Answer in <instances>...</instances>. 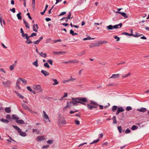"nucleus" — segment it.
Returning a JSON list of instances; mask_svg holds the SVG:
<instances>
[{"label":"nucleus","instance_id":"55","mask_svg":"<svg viewBox=\"0 0 149 149\" xmlns=\"http://www.w3.org/2000/svg\"><path fill=\"white\" fill-rule=\"evenodd\" d=\"M20 31H21V33H22V36H24V32L23 30V29L22 28H21L20 29Z\"/></svg>","mask_w":149,"mask_h":149},{"label":"nucleus","instance_id":"31","mask_svg":"<svg viewBox=\"0 0 149 149\" xmlns=\"http://www.w3.org/2000/svg\"><path fill=\"white\" fill-rule=\"evenodd\" d=\"M120 14L122 15L125 18H127L128 17V16L126 15V14L124 12H121Z\"/></svg>","mask_w":149,"mask_h":149},{"label":"nucleus","instance_id":"49","mask_svg":"<svg viewBox=\"0 0 149 149\" xmlns=\"http://www.w3.org/2000/svg\"><path fill=\"white\" fill-rule=\"evenodd\" d=\"M22 37L24 38H26L30 37V36H28V34L27 33H25V34L24 33V36H22Z\"/></svg>","mask_w":149,"mask_h":149},{"label":"nucleus","instance_id":"18","mask_svg":"<svg viewBox=\"0 0 149 149\" xmlns=\"http://www.w3.org/2000/svg\"><path fill=\"white\" fill-rule=\"evenodd\" d=\"M20 82L19 81V80L18 79L17 80L16 84V88L19 89H20V87L19 86V84Z\"/></svg>","mask_w":149,"mask_h":149},{"label":"nucleus","instance_id":"32","mask_svg":"<svg viewBox=\"0 0 149 149\" xmlns=\"http://www.w3.org/2000/svg\"><path fill=\"white\" fill-rule=\"evenodd\" d=\"M29 38H26L27 40L26 42V43H27L28 44H30L33 42H32L29 40Z\"/></svg>","mask_w":149,"mask_h":149},{"label":"nucleus","instance_id":"1","mask_svg":"<svg viewBox=\"0 0 149 149\" xmlns=\"http://www.w3.org/2000/svg\"><path fill=\"white\" fill-rule=\"evenodd\" d=\"M87 99L85 97H79L72 99L71 102L74 106H76L79 103L85 105L86 104L84 102H87Z\"/></svg>","mask_w":149,"mask_h":149},{"label":"nucleus","instance_id":"40","mask_svg":"<svg viewBox=\"0 0 149 149\" xmlns=\"http://www.w3.org/2000/svg\"><path fill=\"white\" fill-rule=\"evenodd\" d=\"M12 117L13 119L15 120H17V119H19L18 116L16 115H13Z\"/></svg>","mask_w":149,"mask_h":149},{"label":"nucleus","instance_id":"34","mask_svg":"<svg viewBox=\"0 0 149 149\" xmlns=\"http://www.w3.org/2000/svg\"><path fill=\"white\" fill-rule=\"evenodd\" d=\"M21 14V13L20 12H19L17 15L18 19H22V17L20 15Z\"/></svg>","mask_w":149,"mask_h":149},{"label":"nucleus","instance_id":"12","mask_svg":"<svg viewBox=\"0 0 149 149\" xmlns=\"http://www.w3.org/2000/svg\"><path fill=\"white\" fill-rule=\"evenodd\" d=\"M122 24L121 23L119 24H116L113 26L114 29H118L120 28L122 26Z\"/></svg>","mask_w":149,"mask_h":149},{"label":"nucleus","instance_id":"28","mask_svg":"<svg viewBox=\"0 0 149 149\" xmlns=\"http://www.w3.org/2000/svg\"><path fill=\"white\" fill-rule=\"evenodd\" d=\"M0 121L3 123H8L9 122L8 120H7L5 119L4 118H2L0 119Z\"/></svg>","mask_w":149,"mask_h":149},{"label":"nucleus","instance_id":"56","mask_svg":"<svg viewBox=\"0 0 149 149\" xmlns=\"http://www.w3.org/2000/svg\"><path fill=\"white\" fill-rule=\"evenodd\" d=\"M53 141L52 140H49L47 141V143L51 144L52 143Z\"/></svg>","mask_w":149,"mask_h":149},{"label":"nucleus","instance_id":"2","mask_svg":"<svg viewBox=\"0 0 149 149\" xmlns=\"http://www.w3.org/2000/svg\"><path fill=\"white\" fill-rule=\"evenodd\" d=\"M87 102V107L88 109L92 110L93 108H96L98 106L97 103L93 101H89L86 102Z\"/></svg>","mask_w":149,"mask_h":149},{"label":"nucleus","instance_id":"13","mask_svg":"<svg viewBox=\"0 0 149 149\" xmlns=\"http://www.w3.org/2000/svg\"><path fill=\"white\" fill-rule=\"evenodd\" d=\"M107 43V42L106 41H98L97 42V45L98 46H100L101 45H102L104 43Z\"/></svg>","mask_w":149,"mask_h":149},{"label":"nucleus","instance_id":"48","mask_svg":"<svg viewBox=\"0 0 149 149\" xmlns=\"http://www.w3.org/2000/svg\"><path fill=\"white\" fill-rule=\"evenodd\" d=\"M71 61V63H77L79 62V61L78 60H72Z\"/></svg>","mask_w":149,"mask_h":149},{"label":"nucleus","instance_id":"9","mask_svg":"<svg viewBox=\"0 0 149 149\" xmlns=\"http://www.w3.org/2000/svg\"><path fill=\"white\" fill-rule=\"evenodd\" d=\"M39 28L37 24H33V30L36 32H37L38 29Z\"/></svg>","mask_w":149,"mask_h":149},{"label":"nucleus","instance_id":"61","mask_svg":"<svg viewBox=\"0 0 149 149\" xmlns=\"http://www.w3.org/2000/svg\"><path fill=\"white\" fill-rule=\"evenodd\" d=\"M130 130L129 129H127L125 131V132L127 134L128 133H129L130 132Z\"/></svg>","mask_w":149,"mask_h":149},{"label":"nucleus","instance_id":"47","mask_svg":"<svg viewBox=\"0 0 149 149\" xmlns=\"http://www.w3.org/2000/svg\"><path fill=\"white\" fill-rule=\"evenodd\" d=\"M123 35H125L129 36H132L133 35V34H132L129 33H125V32L123 33Z\"/></svg>","mask_w":149,"mask_h":149},{"label":"nucleus","instance_id":"17","mask_svg":"<svg viewBox=\"0 0 149 149\" xmlns=\"http://www.w3.org/2000/svg\"><path fill=\"white\" fill-rule=\"evenodd\" d=\"M113 26L111 25H110L106 26V29L107 30H111L114 29Z\"/></svg>","mask_w":149,"mask_h":149},{"label":"nucleus","instance_id":"59","mask_svg":"<svg viewBox=\"0 0 149 149\" xmlns=\"http://www.w3.org/2000/svg\"><path fill=\"white\" fill-rule=\"evenodd\" d=\"M40 42V41L38 40H36V41H33V43L34 44H38Z\"/></svg>","mask_w":149,"mask_h":149},{"label":"nucleus","instance_id":"45","mask_svg":"<svg viewBox=\"0 0 149 149\" xmlns=\"http://www.w3.org/2000/svg\"><path fill=\"white\" fill-rule=\"evenodd\" d=\"M114 37L115 39H116V41H118L120 40V38L118 37L117 36H114Z\"/></svg>","mask_w":149,"mask_h":149},{"label":"nucleus","instance_id":"54","mask_svg":"<svg viewBox=\"0 0 149 149\" xmlns=\"http://www.w3.org/2000/svg\"><path fill=\"white\" fill-rule=\"evenodd\" d=\"M118 130L119 131V132L120 133H121V132H122V128H121V126H118Z\"/></svg>","mask_w":149,"mask_h":149},{"label":"nucleus","instance_id":"39","mask_svg":"<svg viewBox=\"0 0 149 149\" xmlns=\"http://www.w3.org/2000/svg\"><path fill=\"white\" fill-rule=\"evenodd\" d=\"M15 66V64H13L12 65H10V70H13L14 67Z\"/></svg>","mask_w":149,"mask_h":149},{"label":"nucleus","instance_id":"24","mask_svg":"<svg viewBox=\"0 0 149 149\" xmlns=\"http://www.w3.org/2000/svg\"><path fill=\"white\" fill-rule=\"evenodd\" d=\"M52 80L54 82V84H52L53 85L58 84V82L57 81V80L56 79H52Z\"/></svg>","mask_w":149,"mask_h":149},{"label":"nucleus","instance_id":"7","mask_svg":"<svg viewBox=\"0 0 149 149\" xmlns=\"http://www.w3.org/2000/svg\"><path fill=\"white\" fill-rule=\"evenodd\" d=\"M46 139V138L44 136H38L36 138V140L38 141L45 140Z\"/></svg>","mask_w":149,"mask_h":149},{"label":"nucleus","instance_id":"16","mask_svg":"<svg viewBox=\"0 0 149 149\" xmlns=\"http://www.w3.org/2000/svg\"><path fill=\"white\" fill-rule=\"evenodd\" d=\"M11 82L10 81H7L6 82V84L5 85V87H9L11 84Z\"/></svg>","mask_w":149,"mask_h":149},{"label":"nucleus","instance_id":"57","mask_svg":"<svg viewBox=\"0 0 149 149\" xmlns=\"http://www.w3.org/2000/svg\"><path fill=\"white\" fill-rule=\"evenodd\" d=\"M52 41V39L51 38L47 39L46 40V41L47 42H50L51 41Z\"/></svg>","mask_w":149,"mask_h":149},{"label":"nucleus","instance_id":"46","mask_svg":"<svg viewBox=\"0 0 149 149\" xmlns=\"http://www.w3.org/2000/svg\"><path fill=\"white\" fill-rule=\"evenodd\" d=\"M47 61L51 65H53V61L51 59L48 60Z\"/></svg>","mask_w":149,"mask_h":149},{"label":"nucleus","instance_id":"42","mask_svg":"<svg viewBox=\"0 0 149 149\" xmlns=\"http://www.w3.org/2000/svg\"><path fill=\"white\" fill-rule=\"evenodd\" d=\"M99 139H98L96 140H94L93 142L91 143H90V144L91 145L93 144V143H96L98 142L99 141Z\"/></svg>","mask_w":149,"mask_h":149},{"label":"nucleus","instance_id":"41","mask_svg":"<svg viewBox=\"0 0 149 149\" xmlns=\"http://www.w3.org/2000/svg\"><path fill=\"white\" fill-rule=\"evenodd\" d=\"M71 13L70 12H69V14L68 16L67 17H65L66 19H70V18H73V17H70V16H71Z\"/></svg>","mask_w":149,"mask_h":149},{"label":"nucleus","instance_id":"58","mask_svg":"<svg viewBox=\"0 0 149 149\" xmlns=\"http://www.w3.org/2000/svg\"><path fill=\"white\" fill-rule=\"evenodd\" d=\"M91 39V38L90 37L88 36L86 38H84L83 39V40H90V39Z\"/></svg>","mask_w":149,"mask_h":149},{"label":"nucleus","instance_id":"50","mask_svg":"<svg viewBox=\"0 0 149 149\" xmlns=\"http://www.w3.org/2000/svg\"><path fill=\"white\" fill-rule=\"evenodd\" d=\"M49 147V145H47L45 146H42V149H47Z\"/></svg>","mask_w":149,"mask_h":149},{"label":"nucleus","instance_id":"53","mask_svg":"<svg viewBox=\"0 0 149 149\" xmlns=\"http://www.w3.org/2000/svg\"><path fill=\"white\" fill-rule=\"evenodd\" d=\"M35 0H32V6L33 8H35Z\"/></svg>","mask_w":149,"mask_h":149},{"label":"nucleus","instance_id":"43","mask_svg":"<svg viewBox=\"0 0 149 149\" xmlns=\"http://www.w3.org/2000/svg\"><path fill=\"white\" fill-rule=\"evenodd\" d=\"M44 65L45 67H46L48 68H50L49 65L47 63H45Z\"/></svg>","mask_w":149,"mask_h":149},{"label":"nucleus","instance_id":"3","mask_svg":"<svg viewBox=\"0 0 149 149\" xmlns=\"http://www.w3.org/2000/svg\"><path fill=\"white\" fill-rule=\"evenodd\" d=\"M12 126L17 131L20 135L22 136H26L27 134L26 132H22L21 130L17 126L13 125Z\"/></svg>","mask_w":149,"mask_h":149},{"label":"nucleus","instance_id":"10","mask_svg":"<svg viewBox=\"0 0 149 149\" xmlns=\"http://www.w3.org/2000/svg\"><path fill=\"white\" fill-rule=\"evenodd\" d=\"M43 115L44 116V119L46 120L47 121H48L49 122H50V121H49V117L48 116L47 114L45 111H43Z\"/></svg>","mask_w":149,"mask_h":149},{"label":"nucleus","instance_id":"6","mask_svg":"<svg viewBox=\"0 0 149 149\" xmlns=\"http://www.w3.org/2000/svg\"><path fill=\"white\" fill-rule=\"evenodd\" d=\"M67 106L64 107L63 109V111H65V109L68 108H71L72 106V104L71 102V101L67 102Z\"/></svg>","mask_w":149,"mask_h":149},{"label":"nucleus","instance_id":"22","mask_svg":"<svg viewBox=\"0 0 149 149\" xmlns=\"http://www.w3.org/2000/svg\"><path fill=\"white\" fill-rule=\"evenodd\" d=\"M131 75L130 72H129L127 74L123 75L122 76V77L123 78H125L128 77L130 76Z\"/></svg>","mask_w":149,"mask_h":149},{"label":"nucleus","instance_id":"15","mask_svg":"<svg viewBox=\"0 0 149 149\" xmlns=\"http://www.w3.org/2000/svg\"><path fill=\"white\" fill-rule=\"evenodd\" d=\"M22 107L24 109L27 110L29 111L30 110V109L26 104H22Z\"/></svg>","mask_w":149,"mask_h":149},{"label":"nucleus","instance_id":"29","mask_svg":"<svg viewBox=\"0 0 149 149\" xmlns=\"http://www.w3.org/2000/svg\"><path fill=\"white\" fill-rule=\"evenodd\" d=\"M15 92L16 94L18 96L19 98H21L22 99H23L24 98V97L22 96L21 94L17 93V92L15 91Z\"/></svg>","mask_w":149,"mask_h":149},{"label":"nucleus","instance_id":"27","mask_svg":"<svg viewBox=\"0 0 149 149\" xmlns=\"http://www.w3.org/2000/svg\"><path fill=\"white\" fill-rule=\"evenodd\" d=\"M117 111L119 112H121L123 111L124 110L121 107H118Z\"/></svg>","mask_w":149,"mask_h":149},{"label":"nucleus","instance_id":"33","mask_svg":"<svg viewBox=\"0 0 149 149\" xmlns=\"http://www.w3.org/2000/svg\"><path fill=\"white\" fill-rule=\"evenodd\" d=\"M33 64L36 67H38V60H36L35 62L33 63Z\"/></svg>","mask_w":149,"mask_h":149},{"label":"nucleus","instance_id":"62","mask_svg":"<svg viewBox=\"0 0 149 149\" xmlns=\"http://www.w3.org/2000/svg\"><path fill=\"white\" fill-rule=\"evenodd\" d=\"M75 123L77 125H79L80 124L79 121L77 120H75L74 121Z\"/></svg>","mask_w":149,"mask_h":149},{"label":"nucleus","instance_id":"64","mask_svg":"<svg viewBox=\"0 0 149 149\" xmlns=\"http://www.w3.org/2000/svg\"><path fill=\"white\" fill-rule=\"evenodd\" d=\"M53 41L54 43H56L58 42H61V40H60V39L57 40H54Z\"/></svg>","mask_w":149,"mask_h":149},{"label":"nucleus","instance_id":"60","mask_svg":"<svg viewBox=\"0 0 149 149\" xmlns=\"http://www.w3.org/2000/svg\"><path fill=\"white\" fill-rule=\"evenodd\" d=\"M7 141L10 142H11V141H15L14 140L10 137L9 139H7Z\"/></svg>","mask_w":149,"mask_h":149},{"label":"nucleus","instance_id":"25","mask_svg":"<svg viewBox=\"0 0 149 149\" xmlns=\"http://www.w3.org/2000/svg\"><path fill=\"white\" fill-rule=\"evenodd\" d=\"M39 54L42 57L46 58L47 57V54L42 52L39 53Z\"/></svg>","mask_w":149,"mask_h":149},{"label":"nucleus","instance_id":"23","mask_svg":"<svg viewBox=\"0 0 149 149\" xmlns=\"http://www.w3.org/2000/svg\"><path fill=\"white\" fill-rule=\"evenodd\" d=\"M5 110L6 113H10L11 112L10 108L9 107L5 108Z\"/></svg>","mask_w":149,"mask_h":149},{"label":"nucleus","instance_id":"51","mask_svg":"<svg viewBox=\"0 0 149 149\" xmlns=\"http://www.w3.org/2000/svg\"><path fill=\"white\" fill-rule=\"evenodd\" d=\"M37 33H31L30 36V37H32L34 36H35L36 35Z\"/></svg>","mask_w":149,"mask_h":149},{"label":"nucleus","instance_id":"30","mask_svg":"<svg viewBox=\"0 0 149 149\" xmlns=\"http://www.w3.org/2000/svg\"><path fill=\"white\" fill-rule=\"evenodd\" d=\"M117 108L118 107L117 106H114L112 107V110L113 112H115L117 109Z\"/></svg>","mask_w":149,"mask_h":149},{"label":"nucleus","instance_id":"11","mask_svg":"<svg viewBox=\"0 0 149 149\" xmlns=\"http://www.w3.org/2000/svg\"><path fill=\"white\" fill-rule=\"evenodd\" d=\"M120 76V74H113L112 76L111 77L109 78L116 79L119 78Z\"/></svg>","mask_w":149,"mask_h":149},{"label":"nucleus","instance_id":"37","mask_svg":"<svg viewBox=\"0 0 149 149\" xmlns=\"http://www.w3.org/2000/svg\"><path fill=\"white\" fill-rule=\"evenodd\" d=\"M18 80H19V81H21L23 83H24L25 84H27V81L25 79H23L21 78H19L18 79Z\"/></svg>","mask_w":149,"mask_h":149},{"label":"nucleus","instance_id":"44","mask_svg":"<svg viewBox=\"0 0 149 149\" xmlns=\"http://www.w3.org/2000/svg\"><path fill=\"white\" fill-rule=\"evenodd\" d=\"M85 53V51H82L81 52L79 53L78 54V55L79 56H82Z\"/></svg>","mask_w":149,"mask_h":149},{"label":"nucleus","instance_id":"63","mask_svg":"<svg viewBox=\"0 0 149 149\" xmlns=\"http://www.w3.org/2000/svg\"><path fill=\"white\" fill-rule=\"evenodd\" d=\"M70 81V79H68L66 80H64L63 81V83H65L67 82H69Z\"/></svg>","mask_w":149,"mask_h":149},{"label":"nucleus","instance_id":"4","mask_svg":"<svg viewBox=\"0 0 149 149\" xmlns=\"http://www.w3.org/2000/svg\"><path fill=\"white\" fill-rule=\"evenodd\" d=\"M33 88L37 93L41 92L42 91V89L41 86L39 85H33Z\"/></svg>","mask_w":149,"mask_h":149},{"label":"nucleus","instance_id":"52","mask_svg":"<svg viewBox=\"0 0 149 149\" xmlns=\"http://www.w3.org/2000/svg\"><path fill=\"white\" fill-rule=\"evenodd\" d=\"M126 109L127 111H129L132 110V109L131 107L130 106H128L127 107Z\"/></svg>","mask_w":149,"mask_h":149},{"label":"nucleus","instance_id":"26","mask_svg":"<svg viewBox=\"0 0 149 149\" xmlns=\"http://www.w3.org/2000/svg\"><path fill=\"white\" fill-rule=\"evenodd\" d=\"M32 132H33V133H34V132H36V134H38L40 133L38 129H33Z\"/></svg>","mask_w":149,"mask_h":149},{"label":"nucleus","instance_id":"19","mask_svg":"<svg viewBox=\"0 0 149 149\" xmlns=\"http://www.w3.org/2000/svg\"><path fill=\"white\" fill-rule=\"evenodd\" d=\"M16 122L18 123L19 124H24V121L21 119L20 120H19V119H17V120H16Z\"/></svg>","mask_w":149,"mask_h":149},{"label":"nucleus","instance_id":"8","mask_svg":"<svg viewBox=\"0 0 149 149\" xmlns=\"http://www.w3.org/2000/svg\"><path fill=\"white\" fill-rule=\"evenodd\" d=\"M66 53V52L65 51H59V52H53V54L55 55H58L60 54L63 55L65 54Z\"/></svg>","mask_w":149,"mask_h":149},{"label":"nucleus","instance_id":"14","mask_svg":"<svg viewBox=\"0 0 149 149\" xmlns=\"http://www.w3.org/2000/svg\"><path fill=\"white\" fill-rule=\"evenodd\" d=\"M41 72L45 76H48L49 74V73L48 72L45 70H42L41 71Z\"/></svg>","mask_w":149,"mask_h":149},{"label":"nucleus","instance_id":"35","mask_svg":"<svg viewBox=\"0 0 149 149\" xmlns=\"http://www.w3.org/2000/svg\"><path fill=\"white\" fill-rule=\"evenodd\" d=\"M112 119L113 120V124H116L117 123L116 119V117L115 116H114L113 117Z\"/></svg>","mask_w":149,"mask_h":149},{"label":"nucleus","instance_id":"36","mask_svg":"<svg viewBox=\"0 0 149 149\" xmlns=\"http://www.w3.org/2000/svg\"><path fill=\"white\" fill-rule=\"evenodd\" d=\"M142 35V34H140L139 33H135V35L133 34V35L132 36H133L135 37H139Z\"/></svg>","mask_w":149,"mask_h":149},{"label":"nucleus","instance_id":"5","mask_svg":"<svg viewBox=\"0 0 149 149\" xmlns=\"http://www.w3.org/2000/svg\"><path fill=\"white\" fill-rule=\"evenodd\" d=\"M58 123L59 124H66V121L64 118H60L58 119Z\"/></svg>","mask_w":149,"mask_h":149},{"label":"nucleus","instance_id":"20","mask_svg":"<svg viewBox=\"0 0 149 149\" xmlns=\"http://www.w3.org/2000/svg\"><path fill=\"white\" fill-rule=\"evenodd\" d=\"M137 110L141 112H145L146 111L147 109L144 108H142L140 109H137Z\"/></svg>","mask_w":149,"mask_h":149},{"label":"nucleus","instance_id":"21","mask_svg":"<svg viewBox=\"0 0 149 149\" xmlns=\"http://www.w3.org/2000/svg\"><path fill=\"white\" fill-rule=\"evenodd\" d=\"M23 22L25 24L26 27L28 29H29L30 26L28 25V23L24 19H23Z\"/></svg>","mask_w":149,"mask_h":149},{"label":"nucleus","instance_id":"38","mask_svg":"<svg viewBox=\"0 0 149 149\" xmlns=\"http://www.w3.org/2000/svg\"><path fill=\"white\" fill-rule=\"evenodd\" d=\"M138 128V127L134 125L132 127L131 129L133 130H134L137 129Z\"/></svg>","mask_w":149,"mask_h":149}]
</instances>
